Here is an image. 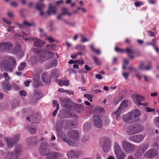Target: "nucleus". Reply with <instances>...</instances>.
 Returning a JSON list of instances; mask_svg holds the SVG:
<instances>
[{"instance_id": "f257e3e1", "label": "nucleus", "mask_w": 159, "mask_h": 159, "mask_svg": "<svg viewBox=\"0 0 159 159\" xmlns=\"http://www.w3.org/2000/svg\"><path fill=\"white\" fill-rule=\"evenodd\" d=\"M7 61H4L0 63V67L6 71L12 73L15 69L17 65L16 60L11 56L7 57Z\"/></svg>"}, {"instance_id": "f03ea898", "label": "nucleus", "mask_w": 159, "mask_h": 159, "mask_svg": "<svg viewBox=\"0 0 159 159\" xmlns=\"http://www.w3.org/2000/svg\"><path fill=\"white\" fill-rule=\"evenodd\" d=\"M141 115V113L139 110L136 109L124 115L123 117V120L126 122L130 120L131 122H137L139 120V116Z\"/></svg>"}, {"instance_id": "7ed1b4c3", "label": "nucleus", "mask_w": 159, "mask_h": 159, "mask_svg": "<svg viewBox=\"0 0 159 159\" xmlns=\"http://www.w3.org/2000/svg\"><path fill=\"white\" fill-rule=\"evenodd\" d=\"M99 144H102V148L103 151L106 153L109 152L111 149V141L109 138L107 137L100 138Z\"/></svg>"}, {"instance_id": "20e7f679", "label": "nucleus", "mask_w": 159, "mask_h": 159, "mask_svg": "<svg viewBox=\"0 0 159 159\" xmlns=\"http://www.w3.org/2000/svg\"><path fill=\"white\" fill-rule=\"evenodd\" d=\"M22 152L21 145L18 143L16 145L13 152H8L7 155V158L11 159H17L19 154Z\"/></svg>"}, {"instance_id": "39448f33", "label": "nucleus", "mask_w": 159, "mask_h": 159, "mask_svg": "<svg viewBox=\"0 0 159 159\" xmlns=\"http://www.w3.org/2000/svg\"><path fill=\"white\" fill-rule=\"evenodd\" d=\"M143 129V127L142 125L135 124L128 128L127 132L129 135H134L140 132Z\"/></svg>"}, {"instance_id": "423d86ee", "label": "nucleus", "mask_w": 159, "mask_h": 159, "mask_svg": "<svg viewBox=\"0 0 159 159\" xmlns=\"http://www.w3.org/2000/svg\"><path fill=\"white\" fill-rule=\"evenodd\" d=\"M20 136L19 134L15 135L12 138L5 137L4 140L9 148H12L15 144L19 142Z\"/></svg>"}, {"instance_id": "0eeeda50", "label": "nucleus", "mask_w": 159, "mask_h": 159, "mask_svg": "<svg viewBox=\"0 0 159 159\" xmlns=\"http://www.w3.org/2000/svg\"><path fill=\"white\" fill-rule=\"evenodd\" d=\"M122 147L124 151L127 153H132L135 148L134 145L125 140L122 141Z\"/></svg>"}, {"instance_id": "6e6552de", "label": "nucleus", "mask_w": 159, "mask_h": 159, "mask_svg": "<svg viewBox=\"0 0 159 159\" xmlns=\"http://www.w3.org/2000/svg\"><path fill=\"white\" fill-rule=\"evenodd\" d=\"M49 147V144L48 143L42 142L39 148V152L41 155L46 156L50 152Z\"/></svg>"}, {"instance_id": "1a4fd4ad", "label": "nucleus", "mask_w": 159, "mask_h": 159, "mask_svg": "<svg viewBox=\"0 0 159 159\" xmlns=\"http://www.w3.org/2000/svg\"><path fill=\"white\" fill-rule=\"evenodd\" d=\"M12 46V44L10 42L0 43V52H8Z\"/></svg>"}, {"instance_id": "9d476101", "label": "nucleus", "mask_w": 159, "mask_h": 159, "mask_svg": "<svg viewBox=\"0 0 159 159\" xmlns=\"http://www.w3.org/2000/svg\"><path fill=\"white\" fill-rule=\"evenodd\" d=\"M66 122V121L63 120L62 121L58 122L56 125V130L58 136L61 138H62L65 135L62 131V128L63 125Z\"/></svg>"}, {"instance_id": "9b49d317", "label": "nucleus", "mask_w": 159, "mask_h": 159, "mask_svg": "<svg viewBox=\"0 0 159 159\" xmlns=\"http://www.w3.org/2000/svg\"><path fill=\"white\" fill-rule=\"evenodd\" d=\"M46 157L48 159H62L64 155L57 152H50Z\"/></svg>"}, {"instance_id": "f8f14e48", "label": "nucleus", "mask_w": 159, "mask_h": 159, "mask_svg": "<svg viewBox=\"0 0 159 159\" xmlns=\"http://www.w3.org/2000/svg\"><path fill=\"white\" fill-rule=\"evenodd\" d=\"M83 154V152L80 151L70 150L68 152L67 156L68 158L71 159L78 158Z\"/></svg>"}, {"instance_id": "ddd939ff", "label": "nucleus", "mask_w": 159, "mask_h": 159, "mask_svg": "<svg viewBox=\"0 0 159 159\" xmlns=\"http://www.w3.org/2000/svg\"><path fill=\"white\" fill-rule=\"evenodd\" d=\"M68 136L71 139L77 141L79 140V134L76 130H72L68 132Z\"/></svg>"}, {"instance_id": "4468645a", "label": "nucleus", "mask_w": 159, "mask_h": 159, "mask_svg": "<svg viewBox=\"0 0 159 159\" xmlns=\"http://www.w3.org/2000/svg\"><path fill=\"white\" fill-rule=\"evenodd\" d=\"M129 139L131 141L139 143L144 139V137L142 134H138L130 136Z\"/></svg>"}, {"instance_id": "2eb2a0df", "label": "nucleus", "mask_w": 159, "mask_h": 159, "mask_svg": "<svg viewBox=\"0 0 159 159\" xmlns=\"http://www.w3.org/2000/svg\"><path fill=\"white\" fill-rule=\"evenodd\" d=\"M99 116L100 114H98V116L94 115L93 117L94 124L97 128H101L102 125V120Z\"/></svg>"}, {"instance_id": "dca6fc26", "label": "nucleus", "mask_w": 159, "mask_h": 159, "mask_svg": "<svg viewBox=\"0 0 159 159\" xmlns=\"http://www.w3.org/2000/svg\"><path fill=\"white\" fill-rule=\"evenodd\" d=\"M33 52L37 55V57H39L40 60L42 61L44 57V52L42 50L37 49L34 48L33 49Z\"/></svg>"}, {"instance_id": "f3484780", "label": "nucleus", "mask_w": 159, "mask_h": 159, "mask_svg": "<svg viewBox=\"0 0 159 159\" xmlns=\"http://www.w3.org/2000/svg\"><path fill=\"white\" fill-rule=\"evenodd\" d=\"M35 39V40H34V46L36 47L42 48L46 44V42L44 41L39 39Z\"/></svg>"}, {"instance_id": "a211bd4d", "label": "nucleus", "mask_w": 159, "mask_h": 159, "mask_svg": "<svg viewBox=\"0 0 159 159\" xmlns=\"http://www.w3.org/2000/svg\"><path fill=\"white\" fill-rule=\"evenodd\" d=\"M158 154V150L157 149H150L148 150L145 154L149 158L154 157L156 156Z\"/></svg>"}, {"instance_id": "6ab92c4d", "label": "nucleus", "mask_w": 159, "mask_h": 159, "mask_svg": "<svg viewBox=\"0 0 159 159\" xmlns=\"http://www.w3.org/2000/svg\"><path fill=\"white\" fill-rule=\"evenodd\" d=\"M42 79L43 81L47 84H49L51 82V78L50 76H49L47 73L45 72L42 74Z\"/></svg>"}, {"instance_id": "aec40b11", "label": "nucleus", "mask_w": 159, "mask_h": 159, "mask_svg": "<svg viewBox=\"0 0 159 159\" xmlns=\"http://www.w3.org/2000/svg\"><path fill=\"white\" fill-rule=\"evenodd\" d=\"M134 98H135L134 100L136 104L140 106L141 103L144 99V98L137 94L134 95Z\"/></svg>"}, {"instance_id": "412c9836", "label": "nucleus", "mask_w": 159, "mask_h": 159, "mask_svg": "<svg viewBox=\"0 0 159 159\" xmlns=\"http://www.w3.org/2000/svg\"><path fill=\"white\" fill-rule=\"evenodd\" d=\"M2 87L4 90L8 91H10L11 89V85L9 82L8 81H4L2 82Z\"/></svg>"}, {"instance_id": "4be33fe9", "label": "nucleus", "mask_w": 159, "mask_h": 159, "mask_svg": "<svg viewBox=\"0 0 159 159\" xmlns=\"http://www.w3.org/2000/svg\"><path fill=\"white\" fill-rule=\"evenodd\" d=\"M62 138L63 141L64 142L67 143L69 146H75L77 145L76 143L69 139L66 135L62 137Z\"/></svg>"}, {"instance_id": "5701e85b", "label": "nucleus", "mask_w": 159, "mask_h": 159, "mask_svg": "<svg viewBox=\"0 0 159 159\" xmlns=\"http://www.w3.org/2000/svg\"><path fill=\"white\" fill-rule=\"evenodd\" d=\"M14 52L15 54L18 53L20 54V57H22L24 55L23 52L21 50V47L19 45H17L15 47Z\"/></svg>"}, {"instance_id": "b1692460", "label": "nucleus", "mask_w": 159, "mask_h": 159, "mask_svg": "<svg viewBox=\"0 0 159 159\" xmlns=\"http://www.w3.org/2000/svg\"><path fill=\"white\" fill-rule=\"evenodd\" d=\"M26 128L32 134H34L35 133L37 129L36 125L34 126L32 124L28 125Z\"/></svg>"}, {"instance_id": "393cba45", "label": "nucleus", "mask_w": 159, "mask_h": 159, "mask_svg": "<svg viewBox=\"0 0 159 159\" xmlns=\"http://www.w3.org/2000/svg\"><path fill=\"white\" fill-rule=\"evenodd\" d=\"M148 148V145L147 144H143L140 146L138 148V151H140L142 154H143L146 151Z\"/></svg>"}, {"instance_id": "a878e982", "label": "nucleus", "mask_w": 159, "mask_h": 159, "mask_svg": "<svg viewBox=\"0 0 159 159\" xmlns=\"http://www.w3.org/2000/svg\"><path fill=\"white\" fill-rule=\"evenodd\" d=\"M31 120H30V122L36 124H38L39 122V116L38 115L33 116L31 117Z\"/></svg>"}, {"instance_id": "bb28decb", "label": "nucleus", "mask_w": 159, "mask_h": 159, "mask_svg": "<svg viewBox=\"0 0 159 159\" xmlns=\"http://www.w3.org/2000/svg\"><path fill=\"white\" fill-rule=\"evenodd\" d=\"M91 127V124L89 122H85L83 128L85 132L87 133L89 131Z\"/></svg>"}, {"instance_id": "cd10ccee", "label": "nucleus", "mask_w": 159, "mask_h": 159, "mask_svg": "<svg viewBox=\"0 0 159 159\" xmlns=\"http://www.w3.org/2000/svg\"><path fill=\"white\" fill-rule=\"evenodd\" d=\"M57 8L56 6H50L47 12L48 14V15L51 14H55L57 12Z\"/></svg>"}, {"instance_id": "c85d7f7f", "label": "nucleus", "mask_w": 159, "mask_h": 159, "mask_svg": "<svg viewBox=\"0 0 159 159\" xmlns=\"http://www.w3.org/2000/svg\"><path fill=\"white\" fill-rule=\"evenodd\" d=\"M40 84L39 79L37 77H34L33 79V85L35 88L38 87Z\"/></svg>"}, {"instance_id": "c756f323", "label": "nucleus", "mask_w": 159, "mask_h": 159, "mask_svg": "<svg viewBox=\"0 0 159 159\" xmlns=\"http://www.w3.org/2000/svg\"><path fill=\"white\" fill-rule=\"evenodd\" d=\"M114 148L115 154L122 151L120 147L117 143L114 144Z\"/></svg>"}, {"instance_id": "7c9ffc66", "label": "nucleus", "mask_w": 159, "mask_h": 159, "mask_svg": "<svg viewBox=\"0 0 159 159\" xmlns=\"http://www.w3.org/2000/svg\"><path fill=\"white\" fill-rule=\"evenodd\" d=\"M50 77L54 79H57L58 77L57 72L55 69L52 70L51 72V75Z\"/></svg>"}, {"instance_id": "2f4dec72", "label": "nucleus", "mask_w": 159, "mask_h": 159, "mask_svg": "<svg viewBox=\"0 0 159 159\" xmlns=\"http://www.w3.org/2000/svg\"><path fill=\"white\" fill-rule=\"evenodd\" d=\"M26 142L29 143H36V136L30 137L26 139Z\"/></svg>"}, {"instance_id": "473e14b6", "label": "nucleus", "mask_w": 159, "mask_h": 159, "mask_svg": "<svg viewBox=\"0 0 159 159\" xmlns=\"http://www.w3.org/2000/svg\"><path fill=\"white\" fill-rule=\"evenodd\" d=\"M116 155L117 156V159H124L126 157V154L123 151L116 153Z\"/></svg>"}, {"instance_id": "72a5a7b5", "label": "nucleus", "mask_w": 159, "mask_h": 159, "mask_svg": "<svg viewBox=\"0 0 159 159\" xmlns=\"http://www.w3.org/2000/svg\"><path fill=\"white\" fill-rule=\"evenodd\" d=\"M122 111L120 109V108H118L117 110H116L115 111L113 112L112 113V115L116 116V119L118 120L119 119V117L120 116V112Z\"/></svg>"}, {"instance_id": "f704fd0d", "label": "nucleus", "mask_w": 159, "mask_h": 159, "mask_svg": "<svg viewBox=\"0 0 159 159\" xmlns=\"http://www.w3.org/2000/svg\"><path fill=\"white\" fill-rule=\"evenodd\" d=\"M127 103L125 100H124L121 103L120 106L119 107V108L123 111L127 107Z\"/></svg>"}, {"instance_id": "c9c22d12", "label": "nucleus", "mask_w": 159, "mask_h": 159, "mask_svg": "<svg viewBox=\"0 0 159 159\" xmlns=\"http://www.w3.org/2000/svg\"><path fill=\"white\" fill-rule=\"evenodd\" d=\"M75 48L78 50L84 51L85 50L86 47L83 45L79 44L77 45Z\"/></svg>"}, {"instance_id": "e433bc0d", "label": "nucleus", "mask_w": 159, "mask_h": 159, "mask_svg": "<svg viewBox=\"0 0 159 159\" xmlns=\"http://www.w3.org/2000/svg\"><path fill=\"white\" fill-rule=\"evenodd\" d=\"M44 7V5L42 3L37 2L35 6L36 9L39 11L42 10L43 8Z\"/></svg>"}, {"instance_id": "4c0bfd02", "label": "nucleus", "mask_w": 159, "mask_h": 159, "mask_svg": "<svg viewBox=\"0 0 159 159\" xmlns=\"http://www.w3.org/2000/svg\"><path fill=\"white\" fill-rule=\"evenodd\" d=\"M41 94L39 92H35L34 98L36 101H38L41 97Z\"/></svg>"}, {"instance_id": "58836bf2", "label": "nucleus", "mask_w": 159, "mask_h": 159, "mask_svg": "<svg viewBox=\"0 0 159 159\" xmlns=\"http://www.w3.org/2000/svg\"><path fill=\"white\" fill-rule=\"evenodd\" d=\"M55 47V45L53 44L51 45L47 44L45 46L46 49L53 51Z\"/></svg>"}, {"instance_id": "ea45409f", "label": "nucleus", "mask_w": 159, "mask_h": 159, "mask_svg": "<svg viewBox=\"0 0 159 159\" xmlns=\"http://www.w3.org/2000/svg\"><path fill=\"white\" fill-rule=\"evenodd\" d=\"M89 47L92 51L96 52L98 55L101 54V52L100 51L99 49H95L93 47V44H90L89 46Z\"/></svg>"}, {"instance_id": "a19ab883", "label": "nucleus", "mask_w": 159, "mask_h": 159, "mask_svg": "<svg viewBox=\"0 0 159 159\" xmlns=\"http://www.w3.org/2000/svg\"><path fill=\"white\" fill-rule=\"evenodd\" d=\"M26 66V64L25 62L21 63L20 66L18 67V70L20 71L23 70L25 68Z\"/></svg>"}, {"instance_id": "79ce46f5", "label": "nucleus", "mask_w": 159, "mask_h": 159, "mask_svg": "<svg viewBox=\"0 0 159 159\" xmlns=\"http://www.w3.org/2000/svg\"><path fill=\"white\" fill-rule=\"evenodd\" d=\"M75 107L78 109L80 110L81 111H83L84 110L83 106L81 104H78L76 103H74Z\"/></svg>"}, {"instance_id": "37998d69", "label": "nucleus", "mask_w": 159, "mask_h": 159, "mask_svg": "<svg viewBox=\"0 0 159 159\" xmlns=\"http://www.w3.org/2000/svg\"><path fill=\"white\" fill-rule=\"evenodd\" d=\"M71 100L69 98H66L65 99L63 100H62L61 101V104L62 106V104H66L67 103H70L71 102Z\"/></svg>"}, {"instance_id": "c03bdc74", "label": "nucleus", "mask_w": 159, "mask_h": 159, "mask_svg": "<svg viewBox=\"0 0 159 159\" xmlns=\"http://www.w3.org/2000/svg\"><path fill=\"white\" fill-rule=\"evenodd\" d=\"M92 57L95 63L97 65H100L101 64V62L99 59L95 56L93 55Z\"/></svg>"}, {"instance_id": "a18cd8bd", "label": "nucleus", "mask_w": 159, "mask_h": 159, "mask_svg": "<svg viewBox=\"0 0 159 159\" xmlns=\"http://www.w3.org/2000/svg\"><path fill=\"white\" fill-rule=\"evenodd\" d=\"M61 10L62 12L61 13L63 16L67 15V12H68V8L66 7H63L62 8Z\"/></svg>"}, {"instance_id": "49530a36", "label": "nucleus", "mask_w": 159, "mask_h": 159, "mask_svg": "<svg viewBox=\"0 0 159 159\" xmlns=\"http://www.w3.org/2000/svg\"><path fill=\"white\" fill-rule=\"evenodd\" d=\"M58 63L57 61V59H54L50 62V66H56Z\"/></svg>"}, {"instance_id": "de8ad7c7", "label": "nucleus", "mask_w": 159, "mask_h": 159, "mask_svg": "<svg viewBox=\"0 0 159 159\" xmlns=\"http://www.w3.org/2000/svg\"><path fill=\"white\" fill-rule=\"evenodd\" d=\"M84 97L85 98H87L90 102H92L93 98L92 96L90 94L85 93L84 95Z\"/></svg>"}, {"instance_id": "09e8293b", "label": "nucleus", "mask_w": 159, "mask_h": 159, "mask_svg": "<svg viewBox=\"0 0 159 159\" xmlns=\"http://www.w3.org/2000/svg\"><path fill=\"white\" fill-rule=\"evenodd\" d=\"M62 106L68 110H71L72 108V106L70 104H66L65 105L62 104Z\"/></svg>"}, {"instance_id": "8fccbe9b", "label": "nucleus", "mask_w": 159, "mask_h": 159, "mask_svg": "<svg viewBox=\"0 0 159 159\" xmlns=\"http://www.w3.org/2000/svg\"><path fill=\"white\" fill-rule=\"evenodd\" d=\"M24 24H25V25L28 26L29 27L30 26H33V27H35L36 26V24L34 23H29L26 21H24Z\"/></svg>"}, {"instance_id": "3c124183", "label": "nucleus", "mask_w": 159, "mask_h": 159, "mask_svg": "<svg viewBox=\"0 0 159 159\" xmlns=\"http://www.w3.org/2000/svg\"><path fill=\"white\" fill-rule=\"evenodd\" d=\"M31 64L33 65L36 63L37 62V57H32L30 59Z\"/></svg>"}, {"instance_id": "603ef678", "label": "nucleus", "mask_w": 159, "mask_h": 159, "mask_svg": "<svg viewBox=\"0 0 159 159\" xmlns=\"http://www.w3.org/2000/svg\"><path fill=\"white\" fill-rule=\"evenodd\" d=\"M125 52H126L128 55L134 53V50L132 49H131L129 48H126Z\"/></svg>"}, {"instance_id": "864d4df0", "label": "nucleus", "mask_w": 159, "mask_h": 159, "mask_svg": "<svg viewBox=\"0 0 159 159\" xmlns=\"http://www.w3.org/2000/svg\"><path fill=\"white\" fill-rule=\"evenodd\" d=\"M3 76L6 81H9L10 79V77L8 75V73L7 72H5L3 73Z\"/></svg>"}, {"instance_id": "5fc2aeb1", "label": "nucleus", "mask_w": 159, "mask_h": 159, "mask_svg": "<svg viewBox=\"0 0 159 159\" xmlns=\"http://www.w3.org/2000/svg\"><path fill=\"white\" fill-rule=\"evenodd\" d=\"M143 155V154H142V153L140 152V151H139L138 152H137L135 153L134 156L136 158H138Z\"/></svg>"}, {"instance_id": "6e6d98bb", "label": "nucleus", "mask_w": 159, "mask_h": 159, "mask_svg": "<svg viewBox=\"0 0 159 159\" xmlns=\"http://www.w3.org/2000/svg\"><path fill=\"white\" fill-rule=\"evenodd\" d=\"M65 120L66 121L65 123H66V125H67L68 124H69L70 125H68V126L70 127H73L74 125V124L73 123H72L69 120Z\"/></svg>"}, {"instance_id": "4d7b16f0", "label": "nucleus", "mask_w": 159, "mask_h": 159, "mask_svg": "<svg viewBox=\"0 0 159 159\" xmlns=\"http://www.w3.org/2000/svg\"><path fill=\"white\" fill-rule=\"evenodd\" d=\"M154 122L155 125L159 128V116L155 118Z\"/></svg>"}, {"instance_id": "13d9d810", "label": "nucleus", "mask_w": 159, "mask_h": 159, "mask_svg": "<svg viewBox=\"0 0 159 159\" xmlns=\"http://www.w3.org/2000/svg\"><path fill=\"white\" fill-rule=\"evenodd\" d=\"M45 39L46 40H48L50 43H52L55 42V41L50 36L45 38Z\"/></svg>"}, {"instance_id": "bf43d9fd", "label": "nucleus", "mask_w": 159, "mask_h": 159, "mask_svg": "<svg viewBox=\"0 0 159 159\" xmlns=\"http://www.w3.org/2000/svg\"><path fill=\"white\" fill-rule=\"evenodd\" d=\"M59 90H62V91L63 92H65L66 93H67L68 94H74V92L72 90L69 91L68 90H64L63 89H59Z\"/></svg>"}, {"instance_id": "052dcab7", "label": "nucleus", "mask_w": 159, "mask_h": 159, "mask_svg": "<svg viewBox=\"0 0 159 159\" xmlns=\"http://www.w3.org/2000/svg\"><path fill=\"white\" fill-rule=\"evenodd\" d=\"M12 88L14 89L19 90L20 89V88L16 84H12L11 85V89Z\"/></svg>"}, {"instance_id": "680f3d73", "label": "nucleus", "mask_w": 159, "mask_h": 159, "mask_svg": "<svg viewBox=\"0 0 159 159\" xmlns=\"http://www.w3.org/2000/svg\"><path fill=\"white\" fill-rule=\"evenodd\" d=\"M35 39L34 38H29L27 37H25L24 38L25 41H28L29 42H31L33 41H34Z\"/></svg>"}, {"instance_id": "e2e57ef3", "label": "nucleus", "mask_w": 159, "mask_h": 159, "mask_svg": "<svg viewBox=\"0 0 159 159\" xmlns=\"http://www.w3.org/2000/svg\"><path fill=\"white\" fill-rule=\"evenodd\" d=\"M19 94L21 96H25L27 94L26 92L24 90H21L19 91Z\"/></svg>"}, {"instance_id": "0e129e2a", "label": "nucleus", "mask_w": 159, "mask_h": 159, "mask_svg": "<svg viewBox=\"0 0 159 159\" xmlns=\"http://www.w3.org/2000/svg\"><path fill=\"white\" fill-rule=\"evenodd\" d=\"M15 24L20 29L23 28L24 27L25 24L24 23L22 24H20L18 22H16L15 23Z\"/></svg>"}, {"instance_id": "69168bd1", "label": "nucleus", "mask_w": 159, "mask_h": 159, "mask_svg": "<svg viewBox=\"0 0 159 159\" xmlns=\"http://www.w3.org/2000/svg\"><path fill=\"white\" fill-rule=\"evenodd\" d=\"M32 81L31 80L28 79L24 82V85L26 87H28L29 85V84Z\"/></svg>"}, {"instance_id": "338daca9", "label": "nucleus", "mask_w": 159, "mask_h": 159, "mask_svg": "<svg viewBox=\"0 0 159 159\" xmlns=\"http://www.w3.org/2000/svg\"><path fill=\"white\" fill-rule=\"evenodd\" d=\"M110 123V120L108 118H106L104 119V123L106 126H108Z\"/></svg>"}, {"instance_id": "774afa93", "label": "nucleus", "mask_w": 159, "mask_h": 159, "mask_svg": "<svg viewBox=\"0 0 159 159\" xmlns=\"http://www.w3.org/2000/svg\"><path fill=\"white\" fill-rule=\"evenodd\" d=\"M97 109L98 110V112L99 113H103L104 112V109L101 107H98Z\"/></svg>"}]
</instances>
